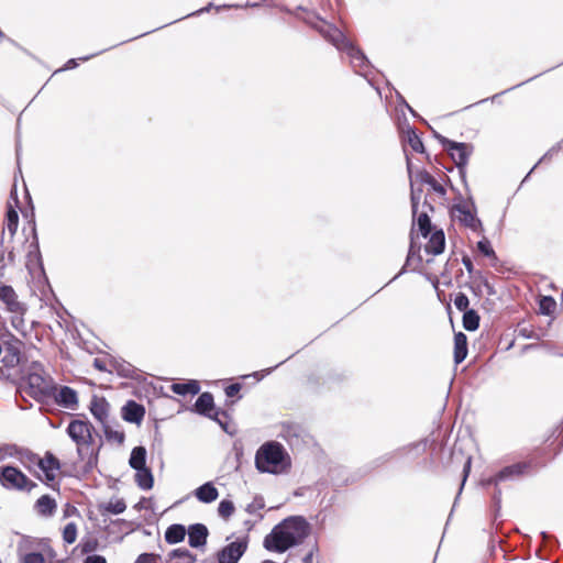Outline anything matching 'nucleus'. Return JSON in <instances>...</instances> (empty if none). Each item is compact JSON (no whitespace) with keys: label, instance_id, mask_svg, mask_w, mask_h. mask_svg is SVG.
<instances>
[{"label":"nucleus","instance_id":"nucleus-1","mask_svg":"<svg viewBox=\"0 0 563 563\" xmlns=\"http://www.w3.org/2000/svg\"><path fill=\"white\" fill-rule=\"evenodd\" d=\"M310 533L311 526L303 516H289L265 536L263 547L269 552L285 553L302 544Z\"/></svg>","mask_w":563,"mask_h":563},{"label":"nucleus","instance_id":"nucleus-2","mask_svg":"<svg viewBox=\"0 0 563 563\" xmlns=\"http://www.w3.org/2000/svg\"><path fill=\"white\" fill-rule=\"evenodd\" d=\"M11 383L16 386V391L25 402L27 400L22 396V390H25L38 404L46 402L56 391L54 379L37 361L25 363L24 368L19 374L16 372L11 374Z\"/></svg>","mask_w":563,"mask_h":563},{"label":"nucleus","instance_id":"nucleus-3","mask_svg":"<svg viewBox=\"0 0 563 563\" xmlns=\"http://www.w3.org/2000/svg\"><path fill=\"white\" fill-rule=\"evenodd\" d=\"M530 468V462H517L500 468L496 474L492 476L481 479V486L490 494L492 507L495 517L499 515L501 508L503 492L500 484L520 479Z\"/></svg>","mask_w":563,"mask_h":563},{"label":"nucleus","instance_id":"nucleus-4","mask_svg":"<svg viewBox=\"0 0 563 563\" xmlns=\"http://www.w3.org/2000/svg\"><path fill=\"white\" fill-rule=\"evenodd\" d=\"M291 466V460L284 445L277 441L262 444L255 453V467L260 473L280 474Z\"/></svg>","mask_w":563,"mask_h":563},{"label":"nucleus","instance_id":"nucleus-5","mask_svg":"<svg viewBox=\"0 0 563 563\" xmlns=\"http://www.w3.org/2000/svg\"><path fill=\"white\" fill-rule=\"evenodd\" d=\"M446 184L453 191L456 192L454 203L450 210L451 217L453 216V212L456 211L459 213L457 220L461 225L470 229L475 233L483 234L484 225L482 220L477 217V208L472 195H468L465 200L463 195L454 187L449 177H446Z\"/></svg>","mask_w":563,"mask_h":563},{"label":"nucleus","instance_id":"nucleus-6","mask_svg":"<svg viewBox=\"0 0 563 563\" xmlns=\"http://www.w3.org/2000/svg\"><path fill=\"white\" fill-rule=\"evenodd\" d=\"M22 341L12 338V340L7 341L2 349V364L3 367L0 368V377L9 380L11 383V374L21 373L24 368L25 363H30L21 352Z\"/></svg>","mask_w":563,"mask_h":563},{"label":"nucleus","instance_id":"nucleus-7","mask_svg":"<svg viewBox=\"0 0 563 563\" xmlns=\"http://www.w3.org/2000/svg\"><path fill=\"white\" fill-rule=\"evenodd\" d=\"M81 417L84 419H74L66 428L67 435L77 445V453L80 459L84 457L82 445H92L95 442L93 433L96 432L93 424L87 419L85 413H81Z\"/></svg>","mask_w":563,"mask_h":563},{"label":"nucleus","instance_id":"nucleus-8","mask_svg":"<svg viewBox=\"0 0 563 563\" xmlns=\"http://www.w3.org/2000/svg\"><path fill=\"white\" fill-rule=\"evenodd\" d=\"M0 483L7 489L31 492L36 483L31 481L19 467L4 465L0 467Z\"/></svg>","mask_w":563,"mask_h":563},{"label":"nucleus","instance_id":"nucleus-9","mask_svg":"<svg viewBox=\"0 0 563 563\" xmlns=\"http://www.w3.org/2000/svg\"><path fill=\"white\" fill-rule=\"evenodd\" d=\"M346 378V373L339 368H329L323 373H312L307 378V384L314 393H320L324 386L328 389L339 385Z\"/></svg>","mask_w":563,"mask_h":563},{"label":"nucleus","instance_id":"nucleus-10","mask_svg":"<svg viewBox=\"0 0 563 563\" xmlns=\"http://www.w3.org/2000/svg\"><path fill=\"white\" fill-rule=\"evenodd\" d=\"M198 395L195 404L190 407L191 412L209 419H216L218 416L229 418V413L225 410L216 406L212 393L203 391Z\"/></svg>","mask_w":563,"mask_h":563},{"label":"nucleus","instance_id":"nucleus-11","mask_svg":"<svg viewBox=\"0 0 563 563\" xmlns=\"http://www.w3.org/2000/svg\"><path fill=\"white\" fill-rule=\"evenodd\" d=\"M249 538H239L222 547L216 553V563H239L247 551Z\"/></svg>","mask_w":563,"mask_h":563},{"label":"nucleus","instance_id":"nucleus-12","mask_svg":"<svg viewBox=\"0 0 563 563\" xmlns=\"http://www.w3.org/2000/svg\"><path fill=\"white\" fill-rule=\"evenodd\" d=\"M31 234L32 241L29 245V251L26 254V268L32 272L34 267H37L42 274H44V263L42 258V253L40 250L38 235L36 230V221H35V210L32 207L31 209Z\"/></svg>","mask_w":563,"mask_h":563},{"label":"nucleus","instance_id":"nucleus-13","mask_svg":"<svg viewBox=\"0 0 563 563\" xmlns=\"http://www.w3.org/2000/svg\"><path fill=\"white\" fill-rule=\"evenodd\" d=\"M442 147L448 152L455 165L467 166L470 157L474 152V145L466 142H457L444 139Z\"/></svg>","mask_w":563,"mask_h":563},{"label":"nucleus","instance_id":"nucleus-14","mask_svg":"<svg viewBox=\"0 0 563 563\" xmlns=\"http://www.w3.org/2000/svg\"><path fill=\"white\" fill-rule=\"evenodd\" d=\"M344 52L349 55L354 71L366 78L368 84L373 86L368 78L369 70L373 68V65L365 53L353 43L347 44V48Z\"/></svg>","mask_w":563,"mask_h":563},{"label":"nucleus","instance_id":"nucleus-15","mask_svg":"<svg viewBox=\"0 0 563 563\" xmlns=\"http://www.w3.org/2000/svg\"><path fill=\"white\" fill-rule=\"evenodd\" d=\"M37 467L43 472L44 478L40 479L48 485L52 489H59V484H55L56 471L62 467L60 461L49 451L37 463Z\"/></svg>","mask_w":563,"mask_h":563},{"label":"nucleus","instance_id":"nucleus-16","mask_svg":"<svg viewBox=\"0 0 563 563\" xmlns=\"http://www.w3.org/2000/svg\"><path fill=\"white\" fill-rule=\"evenodd\" d=\"M427 443L428 439H422L418 442L409 443L408 445H404L393 452H387L378 456L377 459L374 460V464L375 466H380L391 461L398 454H412V457L416 459L426 451Z\"/></svg>","mask_w":563,"mask_h":563},{"label":"nucleus","instance_id":"nucleus-17","mask_svg":"<svg viewBox=\"0 0 563 563\" xmlns=\"http://www.w3.org/2000/svg\"><path fill=\"white\" fill-rule=\"evenodd\" d=\"M54 402L63 408L75 410L78 407V393L69 386L63 385L57 387L52 397Z\"/></svg>","mask_w":563,"mask_h":563},{"label":"nucleus","instance_id":"nucleus-18","mask_svg":"<svg viewBox=\"0 0 563 563\" xmlns=\"http://www.w3.org/2000/svg\"><path fill=\"white\" fill-rule=\"evenodd\" d=\"M400 140L404 146L409 145L413 152L424 154L430 162V155L427 153L423 141L416 128L406 123V129L401 132Z\"/></svg>","mask_w":563,"mask_h":563},{"label":"nucleus","instance_id":"nucleus-19","mask_svg":"<svg viewBox=\"0 0 563 563\" xmlns=\"http://www.w3.org/2000/svg\"><path fill=\"white\" fill-rule=\"evenodd\" d=\"M145 413V407L133 399H129L121 408V418L125 422L134 423L136 426L142 423Z\"/></svg>","mask_w":563,"mask_h":563},{"label":"nucleus","instance_id":"nucleus-20","mask_svg":"<svg viewBox=\"0 0 563 563\" xmlns=\"http://www.w3.org/2000/svg\"><path fill=\"white\" fill-rule=\"evenodd\" d=\"M279 435L285 441H287L291 448H294L299 446L305 442L307 433L300 424L295 422H285L282 424V431Z\"/></svg>","mask_w":563,"mask_h":563},{"label":"nucleus","instance_id":"nucleus-21","mask_svg":"<svg viewBox=\"0 0 563 563\" xmlns=\"http://www.w3.org/2000/svg\"><path fill=\"white\" fill-rule=\"evenodd\" d=\"M406 156V167L407 173L409 177V185H410V203H411V213L412 218L415 219L418 212V207L421 201V197L423 194V189L421 186H416L413 180V165L412 162L408 155V153L405 151Z\"/></svg>","mask_w":563,"mask_h":563},{"label":"nucleus","instance_id":"nucleus-22","mask_svg":"<svg viewBox=\"0 0 563 563\" xmlns=\"http://www.w3.org/2000/svg\"><path fill=\"white\" fill-rule=\"evenodd\" d=\"M188 544L194 549L205 548L209 537V530L206 525L197 522L189 525L187 529Z\"/></svg>","mask_w":563,"mask_h":563},{"label":"nucleus","instance_id":"nucleus-23","mask_svg":"<svg viewBox=\"0 0 563 563\" xmlns=\"http://www.w3.org/2000/svg\"><path fill=\"white\" fill-rule=\"evenodd\" d=\"M0 300L5 305L10 312L23 313L25 308L18 300V296L12 286L0 283Z\"/></svg>","mask_w":563,"mask_h":563},{"label":"nucleus","instance_id":"nucleus-24","mask_svg":"<svg viewBox=\"0 0 563 563\" xmlns=\"http://www.w3.org/2000/svg\"><path fill=\"white\" fill-rule=\"evenodd\" d=\"M109 408L110 404L104 397H98L97 395L91 397L89 410L93 418L102 426L108 423L107 418L109 416Z\"/></svg>","mask_w":563,"mask_h":563},{"label":"nucleus","instance_id":"nucleus-25","mask_svg":"<svg viewBox=\"0 0 563 563\" xmlns=\"http://www.w3.org/2000/svg\"><path fill=\"white\" fill-rule=\"evenodd\" d=\"M110 365L120 377L135 380L141 379L137 368L123 358L111 357Z\"/></svg>","mask_w":563,"mask_h":563},{"label":"nucleus","instance_id":"nucleus-26","mask_svg":"<svg viewBox=\"0 0 563 563\" xmlns=\"http://www.w3.org/2000/svg\"><path fill=\"white\" fill-rule=\"evenodd\" d=\"M321 33L339 51L344 52L347 48V44L352 43L340 29L332 24L328 29L322 30Z\"/></svg>","mask_w":563,"mask_h":563},{"label":"nucleus","instance_id":"nucleus-27","mask_svg":"<svg viewBox=\"0 0 563 563\" xmlns=\"http://www.w3.org/2000/svg\"><path fill=\"white\" fill-rule=\"evenodd\" d=\"M429 242L424 246V251L428 254L440 255L445 250V234L442 229H434L433 232L430 233Z\"/></svg>","mask_w":563,"mask_h":563},{"label":"nucleus","instance_id":"nucleus-28","mask_svg":"<svg viewBox=\"0 0 563 563\" xmlns=\"http://www.w3.org/2000/svg\"><path fill=\"white\" fill-rule=\"evenodd\" d=\"M409 239H410V243H409L408 254H407L405 264L401 267V269L398 272V274H396L386 285L396 280L401 275L406 274L408 272V267L410 266L412 260L415 258V254L420 253L421 244L416 242L413 225H411Z\"/></svg>","mask_w":563,"mask_h":563},{"label":"nucleus","instance_id":"nucleus-29","mask_svg":"<svg viewBox=\"0 0 563 563\" xmlns=\"http://www.w3.org/2000/svg\"><path fill=\"white\" fill-rule=\"evenodd\" d=\"M57 509V503L51 495H42L34 504V510L41 517H53Z\"/></svg>","mask_w":563,"mask_h":563},{"label":"nucleus","instance_id":"nucleus-30","mask_svg":"<svg viewBox=\"0 0 563 563\" xmlns=\"http://www.w3.org/2000/svg\"><path fill=\"white\" fill-rule=\"evenodd\" d=\"M195 497L203 504H211L219 497V490L212 482H206L194 490Z\"/></svg>","mask_w":563,"mask_h":563},{"label":"nucleus","instance_id":"nucleus-31","mask_svg":"<svg viewBox=\"0 0 563 563\" xmlns=\"http://www.w3.org/2000/svg\"><path fill=\"white\" fill-rule=\"evenodd\" d=\"M468 353V343L467 336L463 332H457L454 334V351L453 358L455 364H461L467 356Z\"/></svg>","mask_w":563,"mask_h":563},{"label":"nucleus","instance_id":"nucleus-32","mask_svg":"<svg viewBox=\"0 0 563 563\" xmlns=\"http://www.w3.org/2000/svg\"><path fill=\"white\" fill-rule=\"evenodd\" d=\"M200 384L196 379H188L181 383H173L170 385V389L174 394L178 396H187V395H198L200 393Z\"/></svg>","mask_w":563,"mask_h":563},{"label":"nucleus","instance_id":"nucleus-33","mask_svg":"<svg viewBox=\"0 0 563 563\" xmlns=\"http://www.w3.org/2000/svg\"><path fill=\"white\" fill-rule=\"evenodd\" d=\"M135 471V483L142 490H150L154 486V475L148 466L136 468Z\"/></svg>","mask_w":563,"mask_h":563},{"label":"nucleus","instance_id":"nucleus-34","mask_svg":"<svg viewBox=\"0 0 563 563\" xmlns=\"http://www.w3.org/2000/svg\"><path fill=\"white\" fill-rule=\"evenodd\" d=\"M187 529L181 523H173L167 527L164 538L168 544H177L185 540Z\"/></svg>","mask_w":563,"mask_h":563},{"label":"nucleus","instance_id":"nucleus-35","mask_svg":"<svg viewBox=\"0 0 563 563\" xmlns=\"http://www.w3.org/2000/svg\"><path fill=\"white\" fill-rule=\"evenodd\" d=\"M416 224L418 227L419 234L424 239L428 238L431 232H433L432 230L434 229V227L431 222V218L428 211H422L420 213L417 212L416 218H412L413 228L416 227Z\"/></svg>","mask_w":563,"mask_h":563},{"label":"nucleus","instance_id":"nucleus-36","mask_svg":"<svg viewBox=\"0 0 563 563\" xmlns=\"http://www.w3.org/2000/svg\"><path fill=\"white\" fill-rule=\"evenodd\" d=\"M197 555L186 548L172 550L167 555V563H195Z\"/></svg>","mask_w":563,"mask_h":563},{"label":"nucleus","instance_id":"nucleus-37","mask_svg":"<svg viewBox=\"0 0 563 563\" xmlns=\"http://www.w3.org/2000/svg\"><path fill=\"white\" fill-rule=\"evenodd\" d=\"M146 459H147V451L145 446L137 445L134 446L131 451L130 457H129V465L132 470L145 467L146 465Z\"/></svg>","mask_w":563,"mask_h":563},{"label":"nucleus","instance_id":"nucleus-38","mask_svg":"<svg viewBox=\"0 0 563 563\" xmlns=\"http://www.w3.org/2000/svg\"><path fill=\"white\" fill-rule=\"evenodd\" d=\"M19 227V213L15 207L8 203L5 211V228L10 233V240L12 241Z\"/></svg>","mask_w":563,"mask_h":563},{"label":"nucleus","instance_id":"nucleus-39","mask_svg":"<svg viewBox=\"0 0 563 563\" xmlns=\"http://www.w3.org/2000/svg\"><path fill=\"white\" fill-rule=\"evenodd\" d=\"M126 509V504L123 498L115 499V501L102 503L98 505V510L101 515L111 514L120 515Z\"/></svg>","mask_w":563,"mask_h":563},{"label":"nucleus","instance_id":"nucleus-40","mask_svg":"<svg viewBox=\"0 0 563 563\" xmlns=\"http://www.w3.org/2000/svg\"><path fill=\"white\" fill-rule=\"evenodd\" d=\"M462 323L466 331H476L479 328L481 317L475 309H468L463 312Z\"/></svg>","mask_w":563,"mask_h":563},{"label":"nucleus","instance_id":"nucleus-41","mask_svg":"<svg viewBox=\"0 0 563 563\" xmlns=\"http://www.w3.org/2000/svg\"><path fill=\"white\" fill-rule=\"evenodd\" d=\"M115 46H118V45L117 44L112 45V46H110L108 48L101 49V51H99L97 53H93V54H90V55L81 56L79 58H70V59H68L65 63V65L62 68H59L55 73L75 69V68H77L79 66V60L87 62V60L91 59L92 57L98 56V55L102 54L103 52H107V51H109V49H111V48H113Z\"/></svg>","mask_w":563,"mask_h":563},{"label":"nucleus","instance_id":"nucleus-42","mask_svg":"<svg viewBox=\"0 0 563 563\" xmlns=\"http://www.w3.org/2000/svg\"><path fill=\"white\" fill-rule=\"evenodd\" d=\"M539 312L542 316H552L556 308V301L552 296H540L538 300Z\"/></svg>","mask_w":563,"mask_h":563},{"label":"nucleus","instance_id":"nucleus-43","mask_svg":"<svg viewBox=\"0 0 563 563\" xmlns=\"http://www.w3.org/2000/svg\"><path fill=\"white\" fill-rule=\"evenodd\" d=\"M102 446V443L96 449V450H91L89 453H86L87 457L84 455V457L81 460H85V464L82 466V473L85 475L89 474L98 464V456H99V451Z\"/></svg>","mask_w":563,"mask_h":563},{"label":"nucleus","instance_id":"nucleus-44","mask_svg":"<svg viewBox=\"0 0 563 563\" xmlns=\"http://www.w3.org/2000/svg\"><path fill=\"white\" fill-rule=\"evenodd\" d=\"M476 249L477 251L485 257L487 258H490V260H494V261H498V257L496 255V252L490 243V241L486 238V236H483V239H481L477 243H476Z\"/></svg>","mask_w":563,"mask_h":563},{"label":"nucleus","instance_id":"nucleus-45","mask_svg":"<svg viewBox=\"0 0 563 563\" xmlns=\"http://www.w3.org/2000/svg\"><path fill=\"white\" fill-rule=\"evenodd\" d=\"M103 434L109 442H117L122 444L125 440V433L123 431L113 430L108 423L102 426Z\"/></svg>","mask_w":563,"mask_h":563},{"label":"nucleus","instance_id":"nucleus-46","mask_svg":"<svg viewBox=\"0 0 563 563\" xmlns=\"http://www.w3.org/2000/svg\"><path fill=\"white\" fill-rule=\"evenodd\" d=\"M235 510V506L230 499H222L218 505V514L223 519H229Z\"/></svg>","mask_w":563,"mask_h":563},{"label":"nucleus","instance_id":"nucleus-47","mask_svg":"<svg viewBox=\"0 0 563 563\" xmlns=\"http://www.w3.org/2000/svg\"><path fill=\"white\" fill-rule=\"evenodd\" d=\"M471 467H472V456H467L464 461V464H463V470H462V481H461V485H460V488H459V492H457V495L454 499V505L453 507L456 505L459 498H460V495L463 490V487L467 481V477L470 475V472H471Z\"/></svg>","mask_w":563,"mask_h":563},{"label":"nucleus","instance_id":"nucleus-48","mask_svg":"<svg viewBox=\"0 0 563 563\" xmlns=\"http://www.w3.org/2000/svg\"><path fill=\"white\" fill-rule=\"evenodd\" d=\"M540 75H541V74L536 75V76H533V77H531V78H529V79H527V80H525V81H522V82H519V84H517V85H515V86H512V87H510V88H508V89H506V90H503V91H500V92H498V93H495V95H494L493 97H490V98L482 99V100H479L478 102H475V103H473V104H470V106L465 107L464 109H468V108H471V107H473V106H476V104H479V103H485V102H487L488 100L495 101V100H496V99H498L500 96H503V95H505V93H507V92H509V91H511V90H514V89H516V88H518V87H521L522 85H525V84H527V82H529V81L533 80L534 78L539 77Z\"/></svg>","mask_w":563,"mask_h":563},{"label":"nucleus","instance_id":"nucleus-49","mask_svg":"<svg viewBox=\"0 0 563 563\" xmlns=\"http://www.w3.org/2000/svg\"><path fill=\"white\" fill-rule=\"evenodd\" d=\"M77 539V525L68 522L63 529V540L66 544H73Z\"/></svg>","mask_w":563,"mask_h":563},{"label":"nucleus","instance_id":"nucleus-50","mask_svg":"<svg viewBox=\"0 0 563 563\" xmlns=\"http://www.w3.org/2000/svg\"><path fill=\"white\" fill-rule=\"evenodd\" d=\"M98 540L95 538H84L79 542V544L76 547L80 549L82 554H91L93 551L98 548Z\"/></svg>","mask_w":563,"mask_h":563},{"label":"nucleus","instance_id":"nucleus-51","mask_svg":"<svg viewBox=\"0 0 563 563\" xmlns=\"http://www.w3.org/2000/svg\"><path fill=\"white\" fill-rule=\"evenodd\" d=\"M212 420L216 421L227 434L234 435L236 433L235 426L230 423V417L218 416V418Z\"/></svg>","mask_w":563,"mask_h":563},{"label":"nucleus","instance_id":"nucleus-52","mask_svg":"<svg viewBox=\"0 0 563 563\" xmlns=\"http://www.w3.org/2000/svg\"><path fill=\"white\" fill-rule=\"evenodd\" d=\"M265 508V500H264V497L262 495H256L254 498H253V501L250 503L246 508H245V511L250 515H254L256 511L258 510H262Z\"/></svg>","mask_w":563,"mask_h":563},{"label":"nucleus","instance_id":"nucleus-53","mask_svg":"<svg viewBox=\"0 0 563 563\" xmlns=\"http://www.w3.org/2000/svg\"><path fill=\"white\" fill-rule=\"evenodd\" d=\"M454 301V306L455 308L461 311V312H464L466 310H468V305H470V299L468 297L464 294V292H457L453 299Z\"/></svg>","mask_w":563,"mask_h":563},{"label":"nucleus","instance_id":"nucleus-54","mask_svg":"<svg viewBox=\"0 0 563 563\" xmlns=\"http://www.w3.org/2000/svg\"><path fill=\"white\" fill-rule=\"evenodd\" d=\"M290 357L291 356L287 357L286 360L280 361L275 366H272V367H268V368H265V369H262V371H256V372L252 373L251 376H253L257 380H262L264 377H266L267 375L272 374L278 366L284 364ZM246 377H250V375L244 376V378H246Z\"/></svg>","mask_w":563,"mask_h":563},{"label":"nucleus","instance_id":"nucleus-55","mask_svg":"<svg viewBox=\"0 0 563 563\" xmlns=\"http://www.w3.org/2000/svg\"><path fill=\"white\" fill-rule=\"evenodd\" d=\"M517 332H518V335L523 339H528V340L538 339L533 329L531 327L527 325L525 322H521L518 324Z\"/></svg>","mask_w":563,"mask_h":563},{"label":"nucleus","instance_id":"nucleus-56","mask_svg":"<svg viewBox=\"0 0 563 563\" xmlns=\"http://www.w3.org/2000/svg\"><path fill=\"white\" fill-rule=\"evenodd\" d=\"M434 177L429 173L427 172L426 169H417L416 173H413V180H415V184L416 183H420L421 185L422 184H426V185H429L430 181L433 179Z\"/></svg>","mask_w":563,"mask_h":563},{"label":"nucleus","instance_id":"nucleus-57","mask_svg":"<svg viewBox=\"0 0 563 563\" xmlns=\"http://www.w3.org/2000/svg\"><path fill=\"white\" fill-rule=\"evenodd\" d=\"M475 278L478 279L481 282V284L485 287L486 292H487L488 296H495L496 295V289H495L494 285H492L488 282L487 277L484 276L482 271H477L475 273Z\"/></svg>","mask_w":563,"mask_h":563},{"label":"nucleus","instance_id":"nucleus-58","mask_svg":"<svg viewBox=\"0 0 563 563\" xmlns=\"http://www.w3.org/2000/svg\"><path fill=\"white\" fill-rule=\"evenodd\" d=\"M22 563H45V558L41 552L32 551L23 556Z\"/></svg>","mask_w":563,"mask_h":563},{"label":"nucleus","instance_id":"nucleus-59","mask_svg":"<svg viewBox=\"0 0 563 563\" xmlns=\"http://www.w3.org/2000/svg\"><path fill=\"white\" fill-rule=\"evenodd\" d=\"M241 389L242 385L240 383H232L224 388V393L228 398L238 397V399H241L242 396L239 395Z\"/></svg>","mask_w":563,"mask_h":563},{"label":"nucleus","instance_id":"nucleus-60","mask_svg":"<svg viewBox=\"0 0 563 563\" xmlns=\"http://www.w3.org/2000/svg\"><path fill=\"white\" fill-rule=\"evenodd\" d=\"M157 559H161L159 554L144 552L136 558L134 563H156Z\"/></svg>","mask_w":563,"mask_h":563},{"label":"nucleus","instance_id":"nucleus-61","mask_svg":"<svg viewBox=\"0 0 563 563\" xmlns=\"http://www.w3.org/2000/svg\"><path fill=\"white\" fill-rule=\"evenodd\" d=\"M152 446H153L154 450H157L159 453H162L163 435L159 432V428H158L157 424H155V432H154L153 445Z\"/></svg>","mask_w":563,"mask_h":563},{"label":"nucleus","instance_id":"nucleus-62","mask_svg":"<svg viewBox=\"0 0 563 563\" xmlns=\"http://www.w3.org/2000/svg\"><path fill=\"white\" fill-rule=\"evenodd\" d=\"M429 186L439 196L444 197L446 195L445 187L443 185H441L435 178H433L430 181Z\"/></svg>","mask_w":563,"mask_h":563},{"label":"nucleus","instance_id":"nucleus-63","mask_svg":"<svg viewBox=\"0 0 563 563\" xmlns=\"http://www.w3.org/2000/svg\"><path fill=\"white\" fill-rule=\"evenodd\" d=\"M462 263H463L465 269L467 271V273L473 278H475V273L477 271L474 268V265H473V262H472L471 257L468 255L464 254L463 257H462Z\"/></svg>","mask_w":563,"mask_h":563},{"label":"nucleus","instance_id":"nucleus-64","mask_svg":"<svg viewBox=\"0 0 563 563\" xmlns=\"http://www.w3.org/2000/svg\"><path fill=\"white\" fill-rule=\"evenodd\" d=\"M84 563H107V559L100 554H88Z\"/></svg>","mask_w":563,"mask_h":563}]
</instances>
